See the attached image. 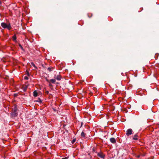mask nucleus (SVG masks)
Here are the masks:
<instances>
[{
  "label": "nucleus",
  "instance_id": "f257e3e1",
  "mask_svg": "<svg viewBox=\"0 0 159 159\" xmlns=\"http://www.w3.org/2000/svg\"><path fill=\"white\" fill-rule=\"evenodd\" d=\"M17 109L16 107H14L12 109V111L11 113V116L13 117H15L16 116L18 115L17 112Z\"/></svg>",
  "mask_w": 159,
  "mask_h": 159
},
{
  "label": "nucleus",
  "instance_id": "f03ea898",
  "mask_svg": "<svg viewBox=\"0 0 159 159\" xmlns=\"http://www.w3.org/2000/svg\"><path fill=\"white\" fill-rule=\"evenodd\" d=\"M1 26L4 28H7L9 30L11 29V27L10 23L7 24L6 23L2 22L1 24Z\"/></svg>",
  "mask_w": 159,
  "mask_h": 159
},
{
  "label": "nucleus",
  "instance_id": "7ed1b4c3",
  "mask_svg": "<svg viewBox=\"0 0 159 159\" xmlns=\"http://www.w3.org/2000/svg\"><path fill=\"white\" fill-rule=\"evenodd\" d=\"M133 130L131 129H128L126 131V135L127 136H129V135H131L132 134Z\"/></svg>",
  "mask_w": 159,
  "mask_h": 159
},
{
  "label": "nucleus",
  "instance_id": "20e7f679",
  "mask_svg": "<svg viewBox=\"0 0 159 159\" xmlns=\"http://www.w3.org/2000/svg\"><path fill=\"white\" fill-rule=\"evenodd\" d=\"M97 155L102 158H104L105 157V155L103 153L101 152H98L97 154Z\"/></svg>",
  "mask_w": 159,
  "mask_h": 159
},
{
  "label": "nucleus",
  "instance_id": "39448f33",
  "mask_svg": "<svg viewBox=\"0 0 159 159\" xmlns=\"http://www.w3.org/2000/svg\"><path fill=\"white\" fill-rule=\"evenodd\" d=\"M54 78L58 80H60L61 79V76L59 75H55Z\"/></svg>",
  "mask_w": 159,
  "mask_h": 159
},
{
  "label": "nucleus",
  "instance_id": "423d86ee",
  "mask_svg": "<svg viewBox=\"0 0 159 159\" xmlns=\"http://www.w3.org/2000/svg\"><path fill=\"white\" fill-rule=\"evenodd\" d=\"M110 142L112 143H115L116 142V141L115 139L114 138H111L110 139Z\"/></svg>",
  "mask_w": 159,
  "mask_h": 159
},
{
  "label": "nucleus",
  "instance_id": "0eeeda50",
  "mask_svg": "<svg viewBox=\"0 0 159 159\" xmlns=\"http://www.w3.org/2000/svg\"><path fill=\"white\" fill-rule=\"evenodd\" d=\"M138 136V134H136L134 135V137H133V139L134 140H137L138 139V138H137V137Z\"/></svg>",
  "mask_w": 159,
  "mask_h": 159
},
{
  "label": "nucleus",
  "instance_id": "6e6552de",
  "mask_svg": "<svg viewBox=\"0 0 159 159\" xmlns=\"http://www.w3.org/2000/svg\"><path fill=\"white\" fill-rule=\"evenodd\" d=\"M33 96L34 97H37L38 96V93L36 90H35L33 92Z\"/></svg>",
  "mask_w": 159,
  "mask_h": 159
},
{
  "label": "nucleus",
  "instance_id": "1a4fd4ad",
  "mask_svg": "<svg viewBox=\"0 0 159 159\" xmlns=\"http://www.w3.org/2000/svg\"><path fill=\"white\" fill-rule=\"evenodd\" d=\"M56 79H51L49 81L50 82H51L53 84L55 83V82H56Z\"/></svg>",
  "mask_w": 159,
  "mask_h": 159
},
{
  "label": "nucleus",
  "instance_id": "9d476101",
  "mask_svg": "<svg viewBox=\"0 0 159 159\" xmlns=\"http://www.w3.org/2000/svg\"><path fill=\"white\" fill-rule=\"evenodd\" d=\"M13 40L14 41H15L16 39V34L14 35L12 37Z\"/></svg>",
  "mask_w": 159,
  "mask_h": 159
},
{
  "label": "nucleus",
  "instance_id": "9b49d317",
  "mask_svg": "<svg viewBox=\"0 0 159 159\" xmlns=\"http://www.w3.org/2000/svg\"><path fill=\"white\" fill-rule=\"evenodd\" d=\"M81 136L83 138L85 137V134L83 131H82L81 134Z\"/></svg>",
  "mask_w": 159,
  "mask_h": 159
},
{
  "label": "nucleus",
  "instance_id": "f8f14e48",
  "mask_svg": "<svg viewBox=\"0 0 159 159\" xmlns=\"http://www.w3.org/2000/svg\"><path fill=\"white\" fill-rule=\"evenodd\" d=\"M52 67L51 68V67H48V70L50 72L52 71Z\"/></svg>",
  "mask_w": 159,
  "mask_h": 159
},
{
  "label": "nucleus",
  "instance_id": "ddd939ff",
  "mask_svg": "<svg viewBox=\"0 0 159 159\" xmlns=\"http://www.w3.org/2000/svg\"><path fill=\"white\" fill-rule=\"evenodd\" d=\"M27 86H26L23 88V90L24 91H26L27 89Z\"/></svg>",
  "mask_w": 159,
  "mask_h": 159
},
{
  "label": "nucleus",
  "instance_id": "4468645a",
  "mask_svg": "<svg viewBox=\"0 0 159 159\" xmlns=\"http://www.w3.org/2000/svg\"><path fill=\"white\" fill-rule=\"evenodd\" d=\"M75 141V139H73V140L71 141V143L72 144H73Z\"/></svg>",
  "mask_w": 159,
  "mask_h": 159
},
{
  "label": "nucleus",
  "instance_id": "2eb2a0df",
  "mask_svg": "<svg viewBox=\"0 0 159 159\" xmlns=\"http://www.w3.org/2000/svg\"><path fill=\"white\" fill-rule=\"evenodd\" d=\"M26 74L28 76H29L30 75L29 72L28 71H26Z\"/></svg>",
  "mask_w": 159,
  "mask_h": 159
},
{
  "label": "nucleus",
  "instance_id": "dca6fc26",
  "mask_svg": "<svg viewBox=\"0 0 159 159\" xmlns=\"http://www.w3.org/2000/svg\"><path fill=\"white\" fill-rule=\"evenodd\" d=\"M19 45L20 46V48L22 49L23 50V48L21 45L20 44H19Z\"/></svg>",
  "mask_w": 159,
  "mask_h": 159
},
{
  "label": "nucleus",
  "instance_id": "f3484780",
  "mask_svg": "<svg viewBox=\"0 0 159 159\" xmlns=\"http://www.w3.org/2000/svg\"><path fill=\"white\" fill-rule=\"evenodd\" d=\"M37 101L40 102H42V101L39 98H38V100Z\"/></svg>",
  "mask_w": 159,
  "mask_h": 159
},
{
  "label": "nucleus",
  "instance_id": "a211bd4d",
  "mask_svg": "<svg viewBox=\"0 0 159 159\" xmlns=\"http://www.w3.org/2000/svg\"><path fill=\"white\" fill-rule=\"evenodd\" d=\"M45 78L47 82H48L49 83H50L49 80L47 78V77H45Z\"/></svg>",
  "mask_w": 159,
  "mask_h": 159
},
{
  "label": "nucleus",
  "instance_id": "6ab92c4d",
  "mask_svg": "<svg viewBox=\"0 0 159 159\" xmlns=\"http://www.w3.org/2000/svg\"><path fill=\"white\" fill-rule=\"evenodd\" d=\"M24 79L26 80H27L28 79V77L27 76H25L24 77Z\"/></svg>",
  "mask_w": 159,
  "mask_h": 159
},
{
  "label": "nucleus",
  "instance_id": "aec40b11",
  "mask_svg": "<svg viewBox=\"0 0 159 159\" xmlns=\"http://www.w3.org/2000/svg\"><path fill=\"white\" fill-rule=\"evenodd\" d=\"M31 64H32V65L33 66H34V67L35 68H37L35 66V65L34 64V63H33V62H32V63H31Z\"/></svg>",
  "mask_w": 159,
  "mask_h": 159
},
{
  "label": "nucleus",
  "instance_id": "412c9836",
  "mask_svg": "<svg viewBox=\"0 0 159 159\" xmlns=\"http://www.w3.org/2000/svg\"><path fill=\"white\" fill-rule=\"evenodd\" d=\"M17 95H18L17 94H14V96L15 97H17Z\"/></svg>",
  "mask_w": 159,
  "mask_h": 159
},
{
  "label": "nucleus",
  "instance_id": "4be33fe9",
  "mask_svg": "<svg viewBox=\"0 0 159 159\" xmlns=\"http://www.w3.org/2000/svg\"><path fill=\"white\" fill-rule=\"evenodd\" d=\"M68 158V157H66L65 158H63L62 159H67Z\"/></svg>",
  "mask_w": 159,
  "mask_h": 159
},
{
  "label": "nucleus",
  "instance_id": "5701e85b",
  "mask_svg": "<svg viewBox=\"0 0 159 159\" xmlns=\"http://www.w3.org/2000/svg\"><path fill=\"white\" fill-rule=\"evenodd\" d=\"M49 93V92L48 91H46V94H48Z\"/></svg>",
  "mask_w": 159,
  "mask_h": 159
},
{
  "label": "nucleus",
  "instance_id": "b1692460",
  "mask_svg": "<svg viewBox=\"0 0 159 159\" xmlns=\"http://www.w3.org/2000/svg\"><path fill=\"white\" fill-rule=\"evenodd\" d=\"M49 83V86H50V87L52 86V84H50V83Z\"/></svg>",
  "mask_w": 159,
  "mask_h": 159
},
{
  "label": "nucleus",
  "instance_id": "393cba45",
  "mask_svg": "<svg viewBox=\"0 0 159 159\" xmlns=\"http://www.w3.org/2000/svg\"><path fill=\"white\" fill-rule=\"evenodd\" d=\"M56 84H59V83H58V82H57L56 83Z\"/></svg>",
  "mask_w": 159,
  "mask_h": 159
},
{
  "label": "nucleus",
  "instance_id": "a878e982",
  "mask_svg": "<svg viewBox=\"0 0 159 159\" xmlns=\"http://www.w3.org/2000/svg\"><path fill=\"white\" fill-rule=\"evenodd\" d=\"M140 156L139 155L137 156V157L139 158L140 157Z\"/></svg>",
  "mask_w": 159,
  "mask_h": 159
},
{
  "label": "nucleus",
  "instance_id": "bb28decb",
  "mask_svg": "<svg viewBox=\"0 0 159 159\" xmlns=\"http://www.w3.org/2000/svg\"><path fill=\"white\" fill-rule=\"evenodd\" d=\"M2 4V2L1 1H0V5H1Z\"/></svg>",
  "mask_w": 159,
  "mask_h": 159
}]
</instances>
